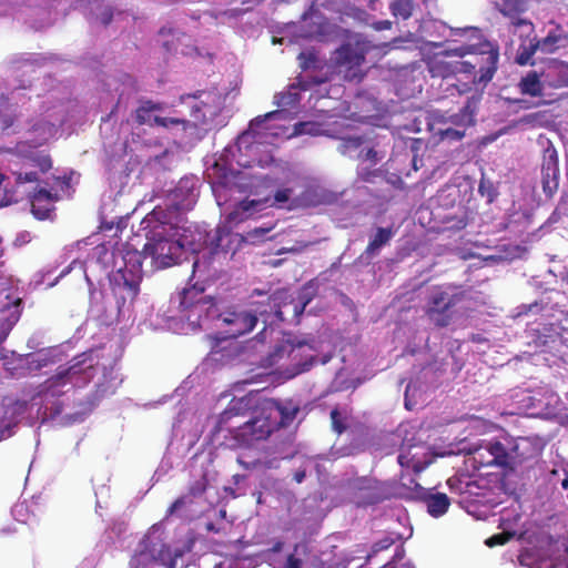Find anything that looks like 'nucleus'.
<instances>
[{
	"label": "nucleus",
	"mask_w": 568,
	"mask_h": 568,
	"mask_svg": "<svg viewBox=\"0 0 568 568\" xmlns=\"http://www.w3.org/2000/svg\"><path fill=\"white\" fill-rule=\"evenodd\" d=\"M546 446L539 436H525L506 438L505 443L496 442L486 446L490 458H479L481 464L497 465L503 468L515 469L526 462L538 458Z\"/></svg>",
	"instance_id": "nucleus-1"
},
{
	"label": "nucleus",
	"mask_w": 568,
	"mask_h": 568,
	"mask_svg": "<svg viewBox=\"0 0 568 568\" xmlns=\"http://www.w3.org/2000/svg\"><path fill=\"white\" fill-rule=\"evenodd\" d=\"M455 57L471 55L470 60L463 61L464 73L473 74L471 83L486 85L495 75L498 68L499 49L488 41L478 44H462L452 48Z\"/></svg>",
	"instance_id": "nucleus-2"
},
{
	"label": "nucleus",
	"mask_w": 568,
	"mask_h": 568,
	"mask_svg": "<svg viewBox=\"0 0 568 568\" xmlns=\"http://www.w3.org/2000/svg\"><path fill=\"white\" fill-rule=\"evenodd\" d=\"M179 313L195 329L209 320H216L219 307L214 298L204 294V286L194 284L179 293Z\"/></svg>",
	"instance_id": "nucleus-3"
},
{
	"label": "nucleus",
	"mask_w": 568,
	"mask_h": 568,
	"mask_svg": "<svg viewBox=\"0 0 568 568\" xmlns=\"http://www.w3.org/2000/svg\"><path fill=\"white\" fill-rule=\"evenodd\" d=\"M85 353L75 356L68 366H59L57 373L42 384V393L50 396H61L62 388L70 385L81 388L87 386L94 377L92 361H88Z\"/></svg>",
	"instance_id": "nucleus-4"
},
{
	"label": "nucleus",
	"mask_w": 568,
	"mask_h": 568,
	"mask_svg": "<svg viewBox=\"0 0 568 568\" xmlns=\"http://www.w3.org/2000/svg\"><path fill=\"white\" fill-rule=\"evenodd\" d=\"M234 439L244 446H251L255 442L264 440L277 429L276 420H272L271 408H264L262 405L253 412L251 418L242 425L234 426L233 429L226 427Z\"/></svg>",
	"instance_id": "nucleus-5"
},
{
	"label": "nucleus",
	"mask_w": 568,
	"mask_h": 568,
	"mask_svg": "<svg viewBox=\"0 0 568 568\" xmlns=\"http://www.w3.org/2000/svg\"><path fill=\"white\" fill-rule=\"evenodd\" d=\"M314 296L315 291L311 284L304 285L296 297L287 291H276L271 296L276 318L281 322H297Z\"/></svg>",
	"instance_id": "nucleus-6"
},
{
	"label": "nucleus",
	"mask_w": 568,
	"mask_h": 568,
	"mask_svg": "<svg viewBox=\"0 0 568 568\" xmlns=\"http://www.w3.org/2000/svg\"><path fill=\"white\" fill-rule=\"evenodd\" d=\"M349 497L357 507L373 506L393 497V486L373 477H359L349 483Z\"/></svg>",
	"instance_id": "nucleus-7"
},
{
	"label": "nucleus",
	"mask_w": 568,
	"mask_h": 568,
	"mask_svg": "<svg viewBox=\"0 0 568 568\" xmlns=\"http://www.w3.org/2000/svg\"><path fill=\"white\" fill-rule=\"evenodd\" d=\"M462 300L463 293L449 294L442 287H437L427 298L425 315L435 327H447L454 320V307Z\"/></svg>",
	"instance_id": "nucleus-8"
},
{
	"label": "nucleus",
	"mask_w": 568,
	"mask_h": 568,
	"mask_svg": "<svg viewBox=\"0 0 568 568\" xmlns=\"http://www.w3.org/2000/svg\"><path fill=\"white\" fill-rule=\"evenodd\" d=\"M365 55L366 50L359 42H347L335 50L332 62L337 73L343 74L345 80L361 81V65L365 61Z\"/></svg>",
	"instance_id": "nucleus-9"
},
{
	"label": "nucleus",
	"mask_w": 568,
	"mask_h": 568,
	"mask_svg": "<svg viewBox=\"0 0 568 568\" xmlns=\"http://www.w3.org/2000/svg\"><path fill=\"white\" fill-rule=\"evenodd\" d=\"M567 42V32L560 24H555V28L549 30L545 38L539 40L534 38L530 40L529 44L519 45L516 62L520 65H526L530 63L532 55L537 51L550 54L565 47Z\"/></svg>",
	"instance_id": "nucleus-10"
},
{
	"label": "nucleus",
	"mask_w": 568,
	"mask_h": 568,
	"mask_svg": "<svg viewBox=\"0 0 568 568\" xmlns=\"http://www.w3.org/2000/svg\"><path fill=\"white\" fill-rule=\"evenodd\" d=\"M139 276L116 271L110 278V286L119 314L131 311L139 294Z\"/></svg>",
	"instance_id": "nucleus-11"
},
{
	"label": "nucleus",
	"mask_w": 568,
	"mask_h": 568,
	"mask_svg": "<svg viewBox=\"0 0 568 568\" xmlns=\"http://www.w3.org/2000/svg\"><path fill=\"white\" fill-rule=\"evenodd\" d=\"M152 240L153 243L146 244L145 247L150 251L156 268H166L179 263L184 253V245L180 241L163 237L158 231H153Z\"/></svg>",
	"instance_id": "nucleus-12"
},
{
	"label": "nucleus",
	"mask_w": 568,
	"mask_h": 568,
	"mask_svg": "<svg viewBox=\"0 0 568 568\" xmlns=\"http://www.w3.org/2000/svg\"><path fill=\"white\" fill-rule=\"evenodd\" d=\"M216 320L227 338H236L247 334L257 324V316L254 313L236 307H230L222 312L219 310Z\"/></svg>",
	"instance_id": "nucleus-13"
},
{
	"label": "nucleus",
	"mask_w": 568,
	"mask_h": 568,
	"mask_svg": "<svg viewBox=\"0 0 568 568\" xmlns=\"http://www.w3.org/2000/svg\"><path fill=\"white\" fill-rule=\"evenodd\" d=\"M410 484L413 485V497L425 504L427 513L432 517L438 518L447 513L450 499L446 494L424 488L414 478H410Z\"/></svg>",
	"instance_id": "nucleus-14"
},
{
	"label": "nucleus",
	"mask_w": 568,
	"mask_h": 568,
	"mask_svg": "<svg viewBox=\"0 0 568 568\" xmlns=\"http://www.w3.org/2000/svg\"><path fill=\"white\" fill-rule=\"evenodd\" d=\"M558 178V153L552 145H549L544 150L541 163V186L546 196L551 197L557 191Z\"/></svg>",
	"instance_id": "nucleus-15"
},
{
	"label": "nucleus",
	"mask_w": 568,
	"mask_h": 568,
	"mask_svg": "<svg viewBox=\"0 0 568 568\" xmlns=\"http://www.w3.org/2000/svg\"><path fill=\"white\" fill-rule=\"evenodd\" d=\"M495 8L510 20L515 29L526 28L528 33L534 31V23L520 16L528 9L527 0H494Z\"/></svg>",
	"instance_id": "nucleus-16"
},
{
	"label": "nucleus",
	"mask_w": 568,
	"mask_h": 568,
	"mask_svg": "<svg viewBox=\"0 0 568 568\" xmlns=\"http://www.w3.org/2000/svg\"><path fill=\"white\" fill-rule=\"evenodd\" d=\"M450 50L452 49H448L444 53L435 54L428 59L427 69L433 78L449 79L458 73H464L463 61L447 60L448 55H454Z\"/></svg>",
	"instance_id": "nucleus-17"
},
{
	"label": "nucleus",
	"mask_w": 568,
	"mask_h": 568,
	"mask_svg": "<svg viewBox=\"0 0 568 568\" xmlns=\"http://www.w3.org/2000/svg\"><path fill=\"white\" fill-rule=\"evenodd\" d=\"M58 200V193H52L43 187L36 190L30 199L32 214L38 220L49 219Z\"/></svg>",
	"instance_id": "nucleus-18"
},
{
	"label": "nucleus",
	"mask_w": 568,
	"mask_h": 568,
	"mask_svg": "<svg viewBox=\"0 0 568 568\" xmlns=\"http://www.w3.org/2000/svg\"><path fill=\"white\" fill-rule=\"evenodd\" d=\"M477 100L475 98L468 99L467 103L459 110L458 113L450 115L448 119L443 120V115L435 116L437 124H448L460 130H466L467 126L475 123V111Z\"/></svg>",
	"instance_id": "nucleus-19"
},
{
	"label": "nucleus",
	"mask_w": 568,
	"mask_h": 568,
	"mask_svg": "<svg viewBox=\"0 0 568 568\" xmlns=\"http://www.w3.org/2000/svg\"><path fill=\"white\" fill-rule=\"evenodd\" d=\"M263 406L264 408H271L272 420H276L277 429L292 424L300 412L298 406L293 405L292 403L283 404L275 399L265 402Z\"/></svg>",
	"instance_id": "nucleus-20"
},
{
	"label": "nucleus",
	"mask_w": 568,
	"mask_h": 568,
	"mask_svg": "<svg viewBox=\"0 0 568 568\" xmlns=\"http://www.w3.org/2000/svg\"><path fill=\"white\" fill-rule=\"evenodd\" d=\"M394 234H395V231L392 226L377 227L376 233L369 240L364 253L368 257L375 256L383 246H385L386 244H388L390 242Z\"/></svg>",
	"instance_id": "nucleus-21"
},
{
	"label": "nucleus",
	"mask_w": 568,
	"mask_h": 568,
	"mask_svg": "<svg viewBox=\"0 0 568 568\" xmlns=\"http://www.w3.org/2000/svg\"><path fill=\"white\" fill-rule=\"evenodd\" d=\"M247 406V402L245 400V398H240V399H233L229 406L220 414L219 416V419H217V424L215 426V432H221L223 430L226 426H227V423L233 418V417H236V416H243L244 415V409L245 407Z\"/></svg>",
	"instance_id": "nucleus-22"
},
{
	"label": "nucleus",
	"mask_w": 568,
	"mask_h": 568,
	"mask_svg": "<svg viewBox=\"0 0 568 568\" xmlns=\"http://www.w3.org/2000/svg\"><path fill=\"white\" fill-rule=\"evenodd\" d=\"M520 92L530 97H540L542 94V83L537 71H529L519 82Z\"/></svg>",
	"instance_id": "nucleus-23"
},
{
	"label": "nucleus",
	"mask_w": 568,
	"mask_h": 568,
	"mask_svg": "<svg viewBox=\"0 0 568 568\" xmlns=\"http://www.w3.org/2000/svg\"><path fill=\"white\" fill-rule=\"evenodd\" d=\"M144 255L138 251L126 252L124 255V267L119 268L118 271L122 273H130L131 275L139 276V280H143V264Z\"/></svg>",
	"instance_id": "nucleus-24"
},
{
	"label": "nucleus",
	"mask_w": 568,
	"mask_h": 568,
	"mask_svg": "<svg viewBox=\"0 0 568 568\" xmlns=\"http://www.w3.org/2000/svg\"><path fill=\"white\" fill-rule=\"evenodd\" d=\"M429 130L435 136L437 135L440 141H459L465 136V130L448 124H437V121L429 124Z\"/></svg>",
	"instance_id": "nucleus-25"
},
{
	"label": "nucleus",
	"mask_w": 568,
	"mask_h": 568,
	"mask_svg": "<svg viewBox=\"0 0 568 568\" xmlns=\"http://www.w3.org/2000/svg\"><path fill=\"white\" fill-rule=\"evenodd\" d=\"M388 8L394 18L408 20L413 16L414 0H390Z\"/></svg>",
	"instance_id": "nucleus-26"
},
{
	"label": "nucleus",
	"mask_w": 568,
	"mask_h": 568,
	"mask_svg": "<svg viewBox=\"0 0 568 568\" xmlns=\"http://www.w3.org/2000/svg\"><path fill=\"white\" fill-rule=\"evenodd\" d=\"M280 114H281V111L275 110V111L267 112V113H265L264 115H258V116H256L255 119H253V120L250 122L248 130L242 134V139L247 138V136H250V135H252L253 138H255V135L260 133V131H258V130L262 128V125H263L267 120L275 119V118H277Z\"/></svg>",
	"instance_id": "nucleus-27"
},
{
	"label": "nucleus",
	"mask_w": 568,
	"mask_h": 568,
	"mask_svg": "<svg viewBox=\"0 0 568 568\" xmlns=\"http://www.w3.org/2000/svg\"><path fill=\"white\" fill-rule=\"evenodd\" d=\"M297 60L300 63V68L303 71L321 68V61L317 57V52L314 49H307L305 51L300 52V54L297 55Z\"/></svg>",
	"instance_id": "nucleus-28"
},
{
	"label": "nucleus",
	"mask_w": 568,
	"mask_h": 568,
	"mask_svg": "<svg viewBox=\"0 0 568 568\" xmlns=\"http://www.w3.org/2000/svg\"><path fill=\"white\" fill-rule=\"evenodd\" d=\"M209 487V479L206 474H203L201 478L194 480L190 484L187 488V496L193 500L194 498H199L203 496Z\"/></svg>",
	"instance_id": "nucleus-29"
},
{
	"label": "nucleus",
	"mask_w": 568,
	"mask_h": 568,
	"mask_svg": "<svg viewBox=\"0 0 568 568\" xmlns=\"http://www.w3.org/2000/svg\"><path fill=\"white\" fill-rule=\"evenodd\" d=\"M473 485H475L474 481L469 479L464 480L458 476H453L447 480V486L449 487L450 491L459 495L469 493V487Z\"/></svg>",
	"instance_id": "nucleus-30"
},
{
	"label": "nucleus",
	"mask_w": 568,
	"mask_h": 568,
	"mask_svg": "<svg viewBox=\"0 0 568 568\" xmlns=\"http://www.w3.org/2000/svg\"><path fill=\"white\" fill-rule=\"evenodd\" d=\"M363 143H364V139L362 136L343 138L342 143L339 145L341 152L343 154H348L352 151L359 149Z\"/></svg>",
	"instance_id": "nucleus-31"
},
{
	"label": "nucleus",
	"mask_w": 568,
	"mask_h": 568,
	"mask_svg": "<svg viewBox=\"0 0 568 568\" xmlns=\"http://www.w3.org/2000/svg\"><path fill=\"white\" fill-rule=\"evenodd\" d=\"M153 123L155 125L162 126V128H171L173 125H182L183 129H186V126L189 125V121H186L184 119L171 118V116H159V115H155L153 118Z\"/></svg>",
	"instance_id": "nucleus-32"
},
{
	"label": "nucleus",
	"mask_w": 568,
	"mask_h": 568,
	"mask_svg": "<svg viewBox=\"0 0 568 568\" xmlns=\"http://www.w3.org/2000/svg\"><path fill=\"white\" fill-rule=\"evenodd\" d=\"M514 535L515 534L511 531H503L499 534H495L491 537L487 538L485 544L490 548L495 546H503L507 544L514 537Z\"/></svg>",
	"instance_id": "nucleus-33"
},
{
	"label": "nucleus",
	"mask_w": 568,
	"mask_h": 568,
	"mask_svg": "<svg viewBox=\"0 0 568 568\" xmlns=\"http://www.w3.org/2000/svg\"><path fill=\"white\" fill-rule=\"evenodd\" d=\"M331 422H332V428L334 432H336L338 435L344 433L347 428L344 418L342 414L339 413L338 408H334L331 412Z\"/></svg>",
	"instance_id": "nucleus-34"
},
{
	"label": "nucleus",
	"mask_w": 568,
	"mask_h": 568,
	"mask_svg": "<svg viewBox=\"0 0 568 568\" xmlns=\"http://www.w3.org/2000/svg\"><path fill=\"white\" fill-rule=\"evenodd\" d=\"M478 192L488 199V202H493L497 195V192L490 181L481 180L478 186Z\"/></svg>",
	"instance_id": "nucleus-35"
},
{
	"label": "nucleus",
	"mask_w": 568,
	"mask_h": 568,
	"mask_svg": "<svg viewBox=\"0 0 568 568\" xmlns=\"http://www.w3.org/2000/svg\"><path fill=\"white\" fill-rule=\"evenodd\" d=\"M260 205V202L258 201H255V200H244L242 202L239 203V205L236 206V210L230 214V217H232L233 215H239V214H245V213H250L252 210H255V207Z\"/></svg>",
	"instance_id": "nucleus-36"
},
{
	"label": "nucleus",
	"mask_w": 568,
	"mask_h": 568,
	"mask_svg": "<svg viewBox=\"0 0 568 568\" xmlns=\"http://www.w3.org/2000/svg\"><path fill=\"white\" fill-rule=\"evenodd\" d=\"M497 440H489V442H485L484 444H481L476 450H475V455H474V460L475 463L478 465V468H481V467H488L489 465H486V464H481L480 460H478L480 457L484 458V459H489L490 458V455L489 453L486 450V446L490 443H496Z\"/></svg>",
	"instance_id": "nucleus-37"
},
{
	"label": "nucleus",
	"mask_w": 568,
	"mask_h": 568,
	"mask_svg": "<svg viewBox=\"0 0 568 568\" xmlns=\"http://www.w3.org/2000/svg\"><path fill=\"white\" fill-rule=\"evenodd\" d=\"M192 503H193V500L187 495H184V496H181V497L176 498L172 503V505L168 508L166 516H172L175 511H178L179 509H181L185 505L192 504Z\"/></svg>",
	"instance_id": "nucleus-38"
},
{
	"label": "nucleus",
	"mask_w": 568,
	"mask_h": 568,
	"mask_svg": "<svg viewBox=\"0 0 568 568\" xmlns=\"http://www.w3.org/2000/svg\"><path fill=\"white\" fill-rule=\"evenodd\" d=\"M52 363L51 358L45 354H37L30 362V367L41 369Z\"/></svg>",
	"instance_id": "nucleus-39"
},
{
	"label": "nucleus",
	"mask_w": 568,
	"mask_h": 568,
	"mask_svg": "<svg viewBox=\"0 0 568 568\" xmlns=\"http://www.w3.org/2000/svg\"><path fill=\"white\" fill-rule=\"evenodd\" d=\"M358 159H361L362 161H368L373 164H376L377 161L379 160L377 158V152L375 151L374 148L362 149L358 153Z\"/></svg>",
	"instance_id": "nucleus-40"
},
{
	"label": "nucleus",
	"mask_w": 568,
	"mask_h": 568,
	"mask_svg": "<svg viewBox=\"0 0 568 568\" xmlns=\"http://www.w3.org/2000/svg\"><path fill=\"white\" fill-rule=\"evenodd\" d=\"M292 193H293V190L290 187H284V189L277 190L274 194L275 203H277L280 205L286 203L290 200Z\"/></svg>",
	"instance_id": "nucleus-41"
},
{
	"label": "nucleus",
	"mask_w": 568,
	"mask_h": 568,
	"mask_svg": "<svg viewBox=\"0 0 568 568\" xmlns=\"http://www.w3.org/2000/svg\"><path fill=\"white\" fill-rule=\"evenodd\" d=\"M38 173L32 172H26V173H18L16 181L18 184H24V183H31L38 181Z\"/></svg>",
	"instance_id": "nucleus-42"
},
{
	"label": "nucleus",
	"mask_w": 568,
	"mask_h": 568,
	"mask_svg": "<svg viewBox=\"0 0 568 568\" xmlns=\"http://www.w3.org/2000/svg\"><path fill=\"white\" fill-rule=\"evenodd\" d=\"M519 314H528V313H539L544 310V305L539 302H534L530 304L520 305Z\"/></svg>",
	"instance_id": "nucleus-43"
},
{
	"label": "nucleus",
	"mask_w": 568,
	"mask_h": 568,
	"mask_svg": "<svg viewBox=\"0 0 568 568\" xmlns=\"http://www.w3.org/2000/svg\"><path fill=\"white\" fill-rule=\"evenodd\" d=\"M302 559L296 557L294 554L287 556L285 568H302Z\"/></svg>",
	"instance_id": "nucleus-44"
},
{
	"label": "nucleus",
	"mask_w": 568,
	"mask_h": 568,
	"mask_svg": "<svg viewBox=\"0 0 568 568\" xmlns=\"http://www.w3.org/2000/svg\"><path fill=\"white\" fill-rule=\"evenodd\" d=\"M326 79H313L312 81H304L298 79L297 88H300L303 91H306L312 87V84H321L324 83Z\"/></svg>",
	"instance_id": "nucleus-45"
},
{
	"label": "nucleus",
	"mask_w": 568,
	"mask_h": 568,
	"mask_svg": "<svg viewBox=\"0 0 568 568\" xmlns=\"http://www.w3.org/2000/svg\"><path fill=\"white\" fill-rule=\"evenodd\" d=\"M112 18H113L112 9L110 7L104 8V10L100 14L101 23L104 26H108L112 21Z\"/></svg>",
	"instance_id": "nucleus-46"
},
{
	"label": "nucleus",
	"mask_w": 568,
	"mask_h": 568,
	"mask_svg": "<svg viewBox=\"0 0 568 568\" xmlns=\"http://www.w3.org/2000/svg\"><path fill=\"white\" fill-rule=\"evenodd\" d=\"M392 26L393 23L389 20H379L372 24L373 29L376 31L389 30Z\"/></svg>",
	"instance_id": "nucleus-47"
},
{
	"label": "nucleus",
	"mask_w": 568,
	"mask_h": 568,
	"mask_svg": "<svg viewBox=\"0 0 568 568\" xmlns=\"http://www.w3.org/2000/svg\"><path fill=\"white\" fill-rule=\"evenodd\" d=\"M146 115L148 112L142 105L136 109V122L139 124H145L148 122Z\"/></svg>",
	"instance_id": "nucleus-48"
},
{
	"label": "nucleus",
	"mask_w": 568,
	"mask_h": 568,
	"mask_svg": "<svg viewBox=\"0 0 568 568\" xmlns=\"http://www.w3.org/2000/svg\"><path fill=\"white\" fill-rule=\"evenodd\" d=\"M311 126H313V123L300 122L298 124H296L295 130L297 133H311Z\"/></svg>",
	"instance_id": "nucleus-49"
},
{
	"label": "nucleus",
	"mask_w": 568,
	"mask_h": 568,
	"mask_svg": "<svg viewBox=\"0 0 568 568\" xmlns=\"http://www.w3.org/2000/svg\"><path fill=\"white\" fill-rule=\"evenodd\" d=\"M142 106L145 109L148 114L152 111L161 110V105L159 103H154L152 101H145Z\"/></svg>",
	"instance_id": "nucleus-50"
},
{
	"label": "nucleus",
	"mask_w": 568,
	"mask_h": 568,
	"mask_svg": "<svg viewBox=\"0 0 568 568\" xmlns=\"http://www.w3.org/2000/svg\"><path fill=\"white\" fill-rule=\"evenodd\" d=\"M467 224H468L467 219L462 217V219H458L456 224H454L452 227L456 229V230H463V229H465L467 226Z\"/></svg>",
	"instance_id": "nucleus-51"
},
{
	"label": "nucleus",
	"mask_w": 568,
	"mask_h": 568,
	"mask_svg": "<svg viewBox=\"0 0 568 568\" xmlns=\"http://www.w3.org/2000/svg\"><path fill=\"white\" fill-rule=\"evenodd\" d=\"M375 175H376V171H366V172L361 174V179L364 182H371L372 178L375 176Z\"/></svg>",
	"instance_id": "nucleus-52"
},
{
	"label": "nucleus",
	"mask_w": 568,
	"mask_h": 568,
	"mask_svg": "<svg viewBox=\"0 0 568 568\" xmlns=\"http://www.w3.org/2000/svg\"><path fill=\"white\" fill-rule=\"evenodd\" d=\"M305 476H306V473L304 469L302 470H297L295 474H294V480L297 483V484H301L304 479H305Z\"/></svg>",
	"instance_id": "nucleus-53"
},
{
	"label": "nucleus",
	"mask_w": 568,
	"mask_h": 568,
	"mask_svg": "<svg viewBox=\"0 0 568 568\" xmlns=\"http://www.w3.org/2000/svg\"><path fill=\"white\" fill-rule=\"evenodd\" d=\"M284 542L281 540H277L274 542V545L271 548L272 552H280L283 549Z\"/></svg>",
	"instance_id": "nucleus-54"
},
{
	"label": "nucleus",
	"mask_w": 568,
	"mask_h": 568,
	"mask_svg": "<svg viewBox=\"0 0 568 568\" xmlns=\"http://www.w3.org/2000/svg\"><path fill=\"white\" fill-rule=\"evenodd\" d=\"M355 17L358 18V19H363V18H367L368 17V13L365 11V10H362V9H355Z\"/></svg>",
	"instance_id": "nucleus-55"
},
{
	"label": "nucleus",
	"mask_w": 568,
	"mask_h": 568,
	"mask_svg": "<svg viewBox=\"0 0 568 568\" xmlns=\"http://www.w3.org/2000/svg\"><path fill=\"white\" fill-rule=\"evenodd\" d=\"M205 528H206V531H209V532H219V529L215 527V525L213 523H207Z\"/></svg>",
	"instance_id": "nucleus-56"
},
{
	"label": "nucleus",
	"mask_w": 568,
	"mask_h": 568,
	"mask_svg": "<svg viewBox=\"0 0 568 568\" xmlns=\"http://www.w3.org/2000/svg\"><path fill=\"white\" fill-rule=\"evenodd\" d=\"M561 487L562 489H568V473L566 474L565 478L561 480Z\"/></svg>",
	"instance_id": "nucleus-57"
},
{
	"label": "nucleus",
	"mask_w": 568,
	"mask_h": 568,
	"mask_svg": "<svg viewBox=\"0 0 568 568\" xmlns=\"http://www.w3.org/2000/svg\"><path fill=\"white\" fill-rule=\"evenodd\" d=\"M392 542H393L392 540H385V542H383V545H381V542H378L376 546L378 547L377 549L387 548Z\"/></svg>",
	"instance_id": "nucleus-58"
},
{
	"label": "nucleus",
	"mask_w": 568,
	"mask_h": 568,
	"mask_svg": "<svg viewBox=\"0 0 568 568\" xmlns=\"http://www.w3.org/2000/svg\"><path fill=\"white\" fill-rule=\"evenodd\" d=\"M385 568H414V567L410 565H400V566L393 565V566H387Z\"/></svg>",
	"instance_id": "nucleus-59"
},
{
	"label": "nucleus",
	"mask_w": 568,
	"mask_h": 568,
	"mask_svg": "<svg viewBox=\"0 0 568 568\" xmlns=\"http://www.w3.org/2000/svg\"><path fill=\"white\" fill-rule=\"evenodd\" d=\"M285 98H292V94H291V93L282 94V95H281V101H278V102H277V104H280V105H281V104H285V103L283 102V100H284Z\"/></svg>",
	"instance_id": "nucleus-60"
},
{
	"label": "nucleus",
	"mask_w": 568,
	"mask_h": 568,
	"mask_svg": "<svg viewBox=\"0 0 568 568\" xmlns=\"http://www.w3.org/2000/svg\"><path fill=\"white\" fill-rule=\"evenodd\" d=\"M14 200H12L11 197L6 200V201H1L0 202V206H6V205H9L13 202Z\"/></svg>",
	"instance_id": "nucleus-61"
},
{
	"label": "nucleus",
	"mask_w": 568,
	"mask_h": 568,
	"mask_svg": "<svg viewBox=\"0 0 568 568\" xmlns=\"http://www.w3.org/2000/svg\"><path fill=\"white\" fill-rule=\"evenodd\" d=\"M183 554H184V551H183V550H179V549H176V550L174 551L173 556H174V558H179V557H182V556H183Z\"/></svg>",
	"instance_id": "nucleus-62"
},
{
	"label": "nucleus",
	"mask_w": 568,
	"mask_h": 568,
	"mask_svg": "<svg viewBox=\"0 0 568 568\" xmlns=\"http://www.w3.org/2000/svg\"><path fill=\"white\" fill-rule=\"evenodd\" d=\"M161 214H163V211H156V210H154V211L152 212V214H151V217H152V219H153V217H156V219H158V215H161Z\"/></svg>",
	"instance_id": "nucleus-63"
},
{
	"label": "nucleus",
	"mask_w": 568,
	"mask_h": 568,
	"mask_svg": "<svg viewBox=\"0 0 568 568\" xmlns=\"http://www.w3.org/2000/svg\"><path fill=\"white\" fill-rule=\"evenodd\" d=\"M405 459H406V457H405L404 455H402V454H400V455L398 456V463H399L402 466L405 464Z\"/></svg>",
	"instance_id": "nucleus-64"
}]
</instances>
